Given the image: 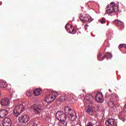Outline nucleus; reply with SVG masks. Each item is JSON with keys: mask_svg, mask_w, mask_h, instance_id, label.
Segmentation results:
<instances>
[{"mask_svg": "<svg viewBox=\"0 0 126 126\" xmlns=\"http://www.w3.org/2000/svg\"><path fill=\"white\" fill-rule=\"evenodd\" d=\"M118 99H119V97L118 96V95L115 94H110V101L117 102Z\"/></svg>", "mask_w": 126, "mask_h": 126, "instance_id": "4468645a", "label": "nucleus"}, {"mask_svg": "<svg viewBox=\"0 0 126 126\" xmlns=\"http://www.w3.org/2000/svg\"><path fill=\"white\" fill-rule=\"evenodd\" d=\"M56 118L60 122L66 121V114H64L63 111H58L56 113Z\"/></svg>", "mask_w": 126, "mask_h": 126, "instance_id": "39448f33", "label": "nucleus"}, {"mask_svg": "<svg viewBox=\"0 0 126 126\" xmlns=\"http://www.w3.org/2000/svg\"><path fill=\"white\" fill-rule=\"evenodd\" d=\"M60 122L63 126H67V121H66V120L61 121H60Z\"/></svg>", "mask_w": 126, "mask_h": 126, "instance_id": "a878e982", "label": "nucleus"}, {"mask_svg": "<svg viewBox=\"0 0 126 126\" xmlns=\"http://www.w3.org/2000/svg\"><path fill=\"white\" fill-rule=\"evenodd\" d=\"M91 123V125L94 126L95 124H97V120H96L95 118H91V122H89Z\"/></svg>", "mask_w": 126, "mask_h": 126, "instance_id": "aec40b11", "label": "nucleus"}, {"mask_svg": "<svg viewBox=\"0 0 126 126\" xmlns=\"http://www.w3.org/2000/svg\"><path fill=\"white\" fill-rule=\"evenodd\" d=\"M31 95H32V91H27L26 92V95L28 97H31Z\"/></svg>", "mask_w": 126, "mask_h": 126, "instance_id": "393cba45", "label": "nucleus"}, {"mask_svg": "<svg viewBox=\"0 0 126 126\" xmlns=\"http://www.w3.org/2000/svg\"><path fill=\"white\" fill-rule=\"evenodd\" d=\"M31 108L33 110L34 113L37 115H40V112L41 111H42V106L40 104L36 106V104H34L31 106Z\"/></svg>", "mask_w": 126, "mask_h": 126, "instance_id": "0eeeda50", "label": "nucleus"}, {"mask_svg": "<svg viewBox=\"0 0 126 126\" xmlns=\"http://www.w3.org/2000/svg\"><path fill=\"white\" fill-rule=\"evenodd\" d=\"M29 124H30V125H32V126H33V124H34V123L33 122V120H30Z\"/></svg>", "mask_w": 126, "mask_h": 126, "instance_id": "c756f323", "label": "nucleus"}, {"mask_svg": "<svg viewBox=\"0 0 126 126\" xmlns=\"http://www.w3.org/2000/svg\"><path fill=\"white\" fill-rule=\"evenodd\" d=\"M85 110L87 113L90 116H94L96 114V111L94 110V108L90 106L85 107Z\"/></svg>", "mask_w": 126, "mask_h": 126, "instance_id": "9d476101", "label": "nucleus"}, {"mask_svg": "<svg viewBox=\"0 0 126 126\" xmlns=\"http://www.w3.org/2000/svg\"><path fill=\"white\" fill-rule=\"evenodd\" d=\"M86 126H93V125L91 124L90 122H89Z\"/></svg>", "mask_w": 126, "mask_h": 126, "instance_id": "72a5a7b5", "label": "nucleus"}, {"mask_svg": "<svg viewBox=\"0 0 126 126\" xmlns=\"http://www.w3.org/2000/svg\"><path fill=\"white\" fill-rule=\"evenodd\" d=\"M107 7H107V8H108V7H109V5H108Z\"/></svg>", "mask_w": 126, "mask_h": 126, "instance_id": "e433bc0d", "label": "nucleus"}, {"mask_svg": "<svg viewBox=\"0 0 126 126\" xmlns=\"http://www.w3.org/2000/svg\"><path fill=\"white\" fill-rule=\"evenodd\" d=\"M89 27V26L88 25H85V27H84L85 30H87V29H88V27Z\"/></svg>", "mask_w": 126, "mask_h": 126, "instance_id": "7c9ffc66", "label": "nucleus"}, {"mask_svg": "<svg viewBox=\"0 0 126 126\" xmlns=\"http://www.w3.org/2000/svg\"><path fill=\"white\" fill-rule=\"evenodd\" d=\"M104 59H105V56H103V55H102L101 53L98 54V55H97V60L98 61H103Z\"/></svg>", "mask_w": 126, "mask_h": 126, "instance_id": "412c9836", "label": "nucleus"}, {"mask_svg": "<svg viewBox=\"0 0 126 126\" xmlns=\"http://www.w3.org/2000/svg\"><path fill=\"white\" fill-rule=\"evenodd\" d=\"M67 99V96H62L60 98V102H63V101H65Z\"/></svg>", "mask_w": 126, "mask_h": 126, "instance_id": "4be33fe9", "label": "nucleus"}, {"mask_svg": "<svg viewBox=\"0 0 126 126\" xmlns=\"http://www.w3.org/2000/svg\"><path fill=\"white\" fill-rule=\"evenodd\" d=\"M95 99L97 103H103L104 101V95L102 93H97L95 95Z\"/></svg>", "mask_w": 126, "mask_h": 126, "instance_id": "6e6552de", "label": "nucleus"}, {"mask_svg": "<svg viewBox=\"0 0 126 126\" xmlns=\"http://www.w3.org/2000/svg\"><path fill=\"white\" fill-rule=\"evenodd\" d=\"M59 96L57 92H53L46 97V101H48L49 103H52L55 101V99Z\"/></svg>", "mask_w": 126, "mask_h": 126, "instance_id": "423d86ee", "label": "nucleus"}, {"mask_svg": "<svg viewBox=\"0 0 126 126\" xmlns=\"http://www.w3.org/2000/svg\"><path fill=\"white\" fill-rule=\"evenodd\" d=\"M86 100H88V103H91L93 101V95L92 94H89L88 97H86Z\"/></svg>", "mask_w": 126, "mask_h": 126, "instance_id": "f3484780", "label": "nucleus"}, {"mask_svg": "<svg viewBox=\"0 0 126 126\" xmlns=\"http://www.w3.org/2000/svg\"><path fill=\"white\" fill-rule=\"evenodd\" d=\"M7 83L5 81H0V88H6Z\"/></svg>", "mask_w": 126, "mask_h": 126, "instance_id": "dca6fc26", "label": "nucleus"}, {"mask_svg": "<svg viewBox=\"0 0 126 126\" xmlns=\"http://www.w3.org/2000/svg\"><path fill=\"white\" fill-rule=\"evenodd\" d=\"M98 22H100L101 24H105L106 23V19L105 18H102L101 20H98Z\"/></svg>", "mask_w": 126, "mask_h": 126, "instance_id": "b1692460", "label": "nucleus"}, {"mask_svg": "<svg viewBox=\"0 0 126 126\" xmlns=\"http://www.w3.org/2000/svg\"><path fill=\"white\" fill-rule=\"evenodd\" d=\"M1 4H2V3L0 2V5H1Z\"/></svg>", "mask_w": 126, "mask_h": 126, "instance_id": "f704fd0d", "label": "nucleus"}, {"mask_svg": "<svg viewBox=\"0 0 126 126\" xmlns=\"http://www.w3.org/2000/svg\"><path fill=\"white\" fill-rule=\"evenodd\" d=\"M124 25V22L121 21V23H119L118 26H123Z\"/></svg>", "mask_w": 126, "mask_h": 126, "instance_id": "c85d7f7f", "label": "nucleus"}, {"mask_svg": "<svg viewBox=\"0 0 126 126\" xmlns=\"http://www.w3.org/2000/svg\"><path fill=\"white\" fill-rule=\"evenodd\" d=\"M97 126H102V125H98Z\"/></svg>", "mask_w": 126, "mask_h": 126, "instance_id": "c9c22d12", "label": "nucleus"}, {"mask_svg": "<svg viewBox=\"0 0 126 126\" xmlns=\"http://www.w3.org/2000/svg\"><path fill=\"white\" fill-rule=\"evenodd\" d=\"M106 126H118L117 121L114 119H109L105 121Z\"/></svg>", "mask_w": 126, "mask_h": 126, "instance_id": "1a4fd4ad", "label": "nucleus"}, {"mask_svg": "<svg viewBox=\"0 0 126 126\" xmlns=\"http://www.w3.org/2000/svg\"><path fill=\"white\" fill-rule=\"evenodd\" d=\"M8 115V111L5 109L0 110V118L3 119Z\"/></svg>", "mask_w": 126, "mask_h": 126, "instance_id": "f8f14e48", "label": "nucleus"}, {"mask_svg": "<svg viewBox=\"0 0 126 126\" xmlns=\"http://www.w3.org/2000/svg\"><path fill=\"white\" fill-rule=\"evenodd\" d=\"M9 103V99L8 98H4L1 100V105L2 106H8Z\"/></svg>", "mask_w": 126, "mask_h": 126, "instance_id": "2eb2a0df", "label": "nucleus"}, {"mask_svg": "<svg viewBox=\"0 0 126 126\" xmlns=\"http://www.w3.org/2000/svg\"><path fill=\"white\" fill-rule=\"evenodd\" d=\"M119 9H118V6L115 5V2H112L110 3V8L106 10L105 14H108L109 15H110V14H112V13L114 12H116Z\"/></svg>", "mask_w": 126, "mask_h": 126, "instance_id": "7ed1b4c3", "label": "nucleus"}, {"mask_svg": "<svg viewBox=\"0 0 126 126\" xmlns=\"http://www.w3.org/2000/svg\"><path fill=\"white\" fill-rule=\"evenodd\" d=\"M25 111V107L22 104H19L17 106H15L14 109L13 116L17 118L22 113Z\"/></svg>", "mask_w": 126, "mask_h": 126, "instance_id": "f03ea898", "label": "nucleus"}, {"mask_svg": "<svg viewBox=\"0 0 126 126\" xmlns=\"http://www.w3.org/2000/svg\"><path fill=\"white\" fill-rule=\"evenodd\" d=\"M73 99H74V97H73Z\"/></svg>", "mask_w": 126, "mask_h": 126, "instance_id": "58836bf2", "label": "nucleus"}, {"mask_svg": "<svg viewBox=\"0 0 126 126\" xmlns=\"http://www.w3.org/2000/svg\"><path fill=\"white\" fill-rule=\"evenodd\" d=\"M33 94L35 96H39L41 94V91L39 89H35L33 91Z\"/></svg>", "mask_w": 126, "mask_h": 126, "instance_id": "6ab92c4d", "label": "nucleus"}, {"mask_svg": "<svg viewBox=\"0 0 126 126\" xmlns=\"http://www.w3.org/2000/svg\"><path fill=\"white\" fill-rule=\"evenodd\" d=\"M114 102L116 101H111V100L110 99L109 101L108 102V105L109 107H110V108H114L115 103Z\"/></svg>", "mask_w": 126, "mask_h": 126, "instance_id": "a211bd4d", "label": "nucleus"}, {"mask_svg": "<svg viewBox=\"0 0 126 126\" xmlns=\"http://www.w3.org/2000/svg\"><path fill=\"white\" fill-rule=\"evenodd\" d=\"M64 111L68 115L70 121H75L76 120V113L71 109L69 107L66 106L64 108Z\"/></svg>", "mask_w": 126, "mask_h": 126, "instance_id": "f257e3e1", "label": "nucleus"}, {"mask_svg": "<svg viewBox=\"0 0 126 126\" xmlns=\"http://www.w3.org/2000/svg\"><path fill=\"white\" fill-rule=\"evenodd\" d=\"M30 120V116L25 113H23L19 118V122L21 124H27Z\"/></svg>", "mask_w": 126, "mask_h": 126, "instance_id": "20e7f679", "label": "nucleus"}, {"mask_svg": "<svg viewBox=\"0 0 126 126\" xmlns=\"http://www.w3.org/2000/svg\"><path fill=\"white\" fill-rule=\"evenodd\" d=\"M109 91H110L111 92V90H109Z\"/></svg>", "mask_w": 126, "mask_h": 126, "instance_id": "4c0bfd02", "label": "nucleus"}, {"mask_svg": "<svg viewBox=\"0 0 126 126\" xmlns=\"http://www.w3.org/2000/svg\"><path fill=\"white\" fill-rule=\"evenodd\" d=\"M11 120L8 118H5L2 120L3 126H11Z\"/></svg>", "mask_w": 126, "mask_h": 126, "instance_id": "9b49d317", "label": "nucleus"}, {"mask_svg": "<svg viewBox=\"0 0 126 126\" xmlns=\"http://www.w3.org/2000/svg\"><path fill=\"white\" fill-rule=\"evenodd\" d=\"M80 21L82 22H91L93 19L91 17H80Z\"/></svg>", "mask_w": 126, "mask_h": 126, "instance_id": "ddd939ff", "label": "nucleus"}, {"mask_svg": "<svg viewBox=\"0 0 126 126\" xmlns=\"http://www.w3.org/2000/svg\"><path fill=\"white\" fill-rule=\"evenodd\" d=\"M58 126H64L61 122H59Z\"/></svg>", "mask_w": 126, "mask_h": 126, "instance_id": "2f4dec72", "label": "nucleus"}, {"mask_svg": "<svg viewBox=\"0 0 126 126\" xmlns=\"http://www.w3.org/2000/svg\"><path fill=\"white\" fill-rule=\"evenodd\" d=\"M65 28L66 30H67L68 29V24H66L65 26Z\"/></svg>", "mask_w": 126, "mask_h": 126, "instance_id": "473e14b6", "label": "nucleus"}, {"mask_svg": "<svg viewBox=\"0 0 126 126\" xmlns=\"http://www.w3.org/2000/svg\"><path fill=\"white\" fill-rule=\"evenodd\" d=\"M69 33L71 34H75V33H76V31H75V29H73L72 32L69 31Z\"/></svg>", "mask_w": 126, "mask_h": 126, "instance_id": "cd10ccee", "label": "nucleus"}, {"mask_svg": "<svg viewBox=\"0 0 126 126\" xmlns=\"http://www.w3.org/2000/svg\"><path fill=\"white\" fill-rule=\"evenodd\" d=\"M104 57L105 58H107V60H108V59H111V58H112V54L110 53H107Z\"/></svg>", "mask_w": 126, "mask_h": 126, "instance_id": "5701e85b", "label": "nucleus"}, {"mask_svg": "<svg viewBox=\"0 0 126 126\" xmlns=\"http://www.w3.org/2000/svg\"><path fill=\"white\" fill-rule=\"evenodd\" d=\"M114 23H115V24L116 25H118L119 26V23H121V21H119L118 20H116L115 21H114Z\"/></svg>", "mask_w": 126, "mask_h": 126, "instance_id": "bb28decb", "label": "nucleus"}]
</instances>
